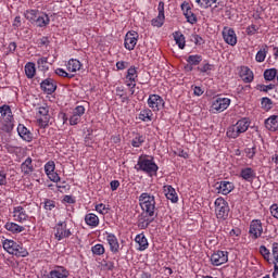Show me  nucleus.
Segmentation results:
<instances>
[{
  "mask_svg": "<svg viewBox=\"0 0 278 278\" xmlns=\"http://www.w3.org/2000/svg\"><path fill=\"white\" fill-rule=\"evenodd\" d=\"M174 40H175L176 45H178L179 49H186V37L174 36Z\"/></svg>",
  "mask_w": 278,
  "mask_h": 278,
  "instance_id": "nucleus-53",
  "label": "nucleus"
},
{
  "mask_svg": "<svg viewBox=\"0 0 278 278\" xmlns=\"http://www.w3.org/2000/svg\"><path fill=\"white\" fill-rule=\"evenodd\" d=\"M14 123V117L0 118V131H3V134H12L15 127Z\"/></svg>",
  "mask_w": 278,
  "mask_h": 278,
  "instance_id": "nucleus-17",
  "label": "nucleus"
},
{
  "mask_svg": "<svg viewBox=\"0 0 278 278\" xmlns=\"http://www.w3.org/2000/svg\"><path fill=\"white\" fill-rule=\"evenodd\" d=\"M264 233V226L262 225L261 219H252L250 223L249 235L252 240H257L262 238Z\"/></svg>",
  "mask_w": 278,
  "mask_h": 278,
  "instance_id": "nucleus-9",
  "label": "nucleus"
},
{
  "mask_svg": "<svg viewBox=\"0 0 278 278\" xmlns=\"http://www.w3.org/2000/svg\"><path fill=\"white\" fill-rule=\"evenodd\" d=\"M136 45H138V38L137 37H129L126 36L124 40V47L128 51H134L136 49Z\"/></svg>",
  "mask_w": 278,
  "mask_h": 278,
  "instance_id": "nucleus-38",
  "label": "nucleus"
},
{
  "mask_svg": "<svg viewBox=\"0 0 278 278\" xmlns=\"http://www.w3.org/2000/svg\"><path fill=\"white\" fill-rule=\"evenodd\" d=\"M181 10L185 17L187 18V22L191 25H194V23H197V15L192 12L190 4L188 2H182Z\"/></svg>",
  "mask_w": 278,
  "mask_h": 278,
  "instance_id": "nucleus-20",
  "label": "nucleus"
},
{
  "mask_svg": "<svg viewBox=\"0 0 278 278\" xmlns=\"http://www.w3.org/2000/svg\"><path fill=\"white\" fill-rule=\"evenodd\" d=\"M138 81V67L130 66L125 76V84H136Z\"/></svg>",
  "mask_w": 278,
  "mask_h": 278,
  "instance_id": "nucleus-26",
  "label": "nucleus"
},
{
  "mask_svg": "<svg viewBox=\"0 0 278 278\" xmlns=\"http://www.w3.org/2000/svg\"><path fill=\"white\" fill-rule=\"evenodd\" d=\"M103 236H105V240L110 247L111 253H113V255L119 253L121 243L118 242V238L116 237V235H114L113 232L105 231Z\"/></svg>",
  "mask_w": 278,
  "mask_h": 278,
  "instance_id": "nucleus-12",
  "label": "nucleus"
},
{
  "mask_svg": "<svg viewBox=\"0 0 278 278\" xmlns=\"http://www.w3.org/2000/svg\"><path fill=\"white\" fill-rule=\"evenodd\" d=\"M215 216L218 220H227L229 218V203L224 198H217L214 202Z\"/></svg>",
  "mask_w": 278,
  "mask_h": 278,
  "instance_id": "nucleus-4",
  "label": "nucleus"
},
{
  "mask_svg": "<svg viewBox=\"0 0 278 278\" xmlns=\"http://www.w3.org/2000/svg\"><path fill=\"white\" fill-rule=\"evenodd\" d=\"M85 224L87 227H90V229H97V227L101 225V219H99V216L94 213H87L85 215Z\"/></svg>",
  "mask_w": 278,
  "mask_h": 278,
  "instance_id": "nucleus-21",
  "label": "nucleus"
},
{
  "mask_svg": "<svg viewBox=\"0 0 278 278\" xmlns=\"http://www.w3.org/2000/svg\"><path fill=\"white\" fill-rule=\"evenodd\" d=\"M226 45H230V47H236L238 45V37L236 36H224L223 37Z\"/></svg>",
  "mask_w": 278,
  "mask_h": 278,
  "instance_id": "nucleus-52",
  "label": "nucleus"
},
{
  "mask_svg": "<svg viewBox=\"0 0 278 278\" xmlns=\"http://www.w3.org/2000/svg\"><path fill=\"white\" fill-rule=\"evenodd\" d=\"M91 253H93L94 255H104L105 254V247L101 243H97L96 245H93L91 248Z\"/></svg>",
  "mask_w": 278,
  "mask_h": 278,
  "instance_id": "nucleus-46",
  "label": "nucleus"
},
{
  "mask_svg": "<svg viewBox=\"0 0 278 278\" xmlns=\"http://www.w3.org/2000/svg\"><path fill=\"white\" fill-rule=\"evenodd\" d=\"M244 153L248 160H254L255 155H257V147L253 146L252 148H245Z\"/></svg>",
  "mask_w": 278,
  "mask_h": 278,
  "instance_id": "nucleus-48",
  "label": "nucleus"
},
{
  "mask_svg": "<svg viewBox=\"0 0 278 278\" xmlns=\"http://www.w3.org/2000/svg\"><path fill=\"white\" fill-rule=\"evenodd\" d=\"M17 134H18L20 138H22V140H25V142H31V140H34V135L23 124H18Z\"/></svg>",
  "mask_w": 278,
  "mask_h": 278,
  "instance_id": "nucleus-25",
  "label": "nucleus"
},
{
  "mask_svg": "<svg viewBox=\"0 0 278 278\" xmlns=\"http://www.w3.org/2000/svg\"><path fill=\"white\" fill-rule=\"evenodd\" d=\"M212 266H223L229 262V252L228 251H215L210 258Z\"/></svg>",
  "mask_w": 278,
  "mask_h": 278,
  "instance_id": "nucleus-10",
  "label": "nucleus"
},
{
  "mask_svg": "<svg viewBox=\"0 0 278 278\" xmlns=\"http://www.w3.org/2000/svg\"><path fill=\"white\" fill-rule=\"evenodd\" d=\"M34 160L28 156L22 164H21V173L27 177L34 173Z\"/></svg>",
  "mask_w": 278,
  "mask_h": 278,
  "instance_id": "nucleus-22",
  "label": "nucleus"
},
{
  "mask_svg": "<svg viewBox=\"0 0 278 278\" xmlns=\"http://www.w3.org/2000/svg\"><path fill=\"white\" fill-rule=\"evenodd\" d=\"M197 71L202 75H212V71H214V64L204 62L202 65L197 67Z\"/></svg>",
  "mask_w": 278,
  "mask_h": 278,
  "instance_id": "nucleus-40",
  "label": "nucleus"
},
{
  "mask_svg": "<svg viewBox=\"0 0 278 278\" xmlns=\"http://www.w3.org/2000/svg\"><path fill=\"white\" fill-rule=\"evenodd\" d=\"M17 244L18 243H16L14 240H10V239H5L2 242V247H3L4 251H7V253H9L10 255H14V251H15Z\"/></svg>",
  "mask_w": 278,
  "mask_h": 278,
  "instance_id": "nucleus-33",
  "label": "nucleus"
},
{
  "mask_svg": "<svg viewBox=\"0 0 278 278\" xmlns=\"http://www.w3.org/2000/svg\"><path fill=\"white\" fill-rule=\"evenodd\" d=\"M36 45L38 47H49V38L48 37H41L36 39Z\"/></svg>",
  "mask_w": 278,
  "mask_h": 278,
  "instance_id": "nucleus-60",
  "label": "nucleus"
},
{
  "mask_svg": "<svg viewBox=\"0 0 278 278\" xmlns=\"http://www.w3.org/2000/svg\"><path fill=\"white\" fill-rule=\"evenodd\" d=\"M147 141V137L144 135L136 134L134 138L130 141L131 147L135 149H140L142 147V143Z\"/></svg>",
  "mask_w": 278,
  "mask_h": 278,
  "instance_id": "nucleus-36",
  "label": "nucleus"
},
{
  "mask_svg": "<svg viewBox=\"0 0 278 278\" xmlns=\"http://www.w3.org/2000/svg\"><path fill=\"white\" fill-rule=\"evenodd\" d=\"M139 121L151 123V121H153V111L149 108L141 110L139 113Z\"/></svg>",
  "mask_w": 278,
  "mask_h": 278,
  "instance_id": "nucleus-32",
  "label": "nucleus"
},
{
  "mask_svg": "<svg viewBox=\"0 0 278 278\" xmlns=\"http://www.w3.org/2000/svg\"><path fill=\"white\" fill-rule=\"evenodd\" d=\"M7 231H11V233H23L25 227L16 224V223H7L5 224Z\"/></svg>",
  "mask_w": 278,
  "mask_h": 278,
  "instance_id": "nucleus-39",
  "label": "nucleus"
},
{
  "mask_svg": "<svg viewBox=\"0 0 278 278\" xmlns=\"http://www.w3.org/2000/svg\"><path fill=\"white\" fill-rule=\"evenodd\" d=\"M256 62H264L266 60V49H261L255 55Z\"/></svg>",
  "mask_w": 278,
  "mask_h": 278,
  "instance_id": "nucleus-59",
  "label": "nucleus"
},
{
  "mask_svg": "<svg viewBox=\"0 0 278 278\" xmlns=\"http://www.w3.org/2000/svg\"><path fill=\"white\" fill-rule=\"evenodd\" d=\"M163 190H164L165 197H166V199H168V201H172V203H177V201H179L177 191L175 190V188H173V186L166 185L163 187Z\"/></svg>",
  "mask_w": 278,
  "mask_h": 278,
  "instance_id": "nucleus-28",
  "label": "nucleus"
},
{
  "mask_svg": "<svg viewBox=\"0 0 278 278\" xmlns=\"http://www.w3.org/2000/svg\"><path fill=\"white\" fill-rule=\"evenodd\" d=\"M141 212H144L148 216H155V195L143 192L138 198Z\"/></svg>",
  "mask_w": 278,
  "mask_h": 278,
  "instance_id": "nucleus-2",
  "label": "nucleus"
},
{
  "mask_svg": "<svg viewBox=\"0 0 278 278\" xmlns=\"http://www.w3.org/2000/svg\"><path fill=\"white\" fill-rule=\"evenodd\" d=\"M94 208H96V212H98V214H102V216H105L109 210L108 206L103 203L96 204Z\"/></svg>",
  "mask_w": 278,
  "mask_h": 278,
  "instance_id": "nucleus-55",
  "label": "nucleus"
},
{
  "mask_svg": "<svg viewBox=\"0 0 278 278\" xmlns=\"http://www.w3.org/2000/svg\"><path fill=\"white\" fill-rule=\"evenodd\" d=\"M271 255H273L275 262H277V264H278V243L277 242H274L271 245Z\"/></svg>",
  "mask_w": 278,
  "mask_h": 278,
  "instance_id": "nucleus-63",
  "label": "nucleus"
},
{
  "mask_svg": "<svg viewBox=\"0 0 278 278\" xmlns=\"http://www.w3.org/2000/svg\"><path fill=\"white\" fill-rule=\"evenodd\" d=\"M260 253L266 262H270V250H268L265 245L260 247Z\"/></svg>",
  "mask_w": 278,
  "mask_h": 278,
  "instance_id": "nucleus-51",
  "label": "nucleus"
},
{
  "mask_svg": "<svg viewBox=\"0 0 278 278\" xmlns=\"http://www.w3.org/2000/svg\"><path fill=\"white\" fill-rule=\"evenodd\" d=\"M275 85H257L256 90H260V92H268V90H274Z\"/></svg>",
  "mask_w": 278,
  "mask_h": 278,
  "instance_id": "nucleus-58",
  "label": "nucleus"
},
{
  "mask_svg": "<svg viewBox=\"0 0 278 278\" xmlns=\"http://www.w3.org/2000/svg\"><path fill=\"white\" fill-rule=\"evenodd\" d=\"M39 14H40V11L38 10H28L24 13V16L26 21H29V23L36 24V20L38 18Z\"/></svg>",
  "mask_w": 278,
  "mask_h": 278,
  "instance_id": "nucleus-43",
  "label": "nucleus"
},
{
  "mask_svg": "<svg viewBox=\"0 0 278 278\" xmlns=\"http://www.w3.org/2000/svg\"><path fill=\"white\" fill-rule=\"evenodd\" d=\"M239 77H241L244 84H251L255 79L253 71L249 66H241L239 71Z\"/></svg>",
  "mask_w": 278,
  "mask_h": 278,
  "instance_id": "nucleus-18",
  "label": "nucleus"
},
{
  "mask_svg": "<svg viewBox=\"0 0 278 278\" xmlns=\"http://www.w3.org/2000/svg\"><path fill=\"white\" fill-rule=\"evenodd\" d=\"M147 104L152 112H160L161 110H164L166 101H164V98H162V96L151 93L147 100Z\"/></svg>",
  "mask_w": 278,
  "mask_h": 278,
  "instance_id": "nucleus-6",
  "label": "nucleus"
},
{
  "mask_svg": "<svg viewBox=\"0 0 278 278\" xmlns=\"http://www.w3.org/2000/svg\"><path fill=\"white\" fill-rule=\"evenodd\" d=\"M116 94L119 97V99H122V103L129 101V98L125 96V89L123 87H116Z\"/></svg>",
  "mask_w": 278,
  "mask_h": 278,
  "instance_id": "nucleus-54",
  "label": "nucleus"
},
{
  "mask_svg": "<svg viewBox=\"0 0 278 278\" xmlns=\"http://www.w3.org/2000/svg\"><path fill=\"white\" fill-rule=\"evenodd\" d=\"M42 204H43V210H46V212H53V210L58 207V202L51 199H45Z\"/></svg>",
  "mask_w": 278,
  "mask_h": 278,
  "instance_id": "nucleus-44",
  "label": "nucleus"
},
{
  "mask_svg": "<svg viewBox=\"0 0 278 278\" xmlns=\"http://www.w3.org/2000/svg\"><path fill=\"white\" fill-rule=\"evenodd\" d=\"M251 122L247 117L239 119L235 125L228 127L226 136L228 138L236 139L240 134H244L249 130Z\"/></svg>",
  "mask_w": 278,
  "mask_h": 278,
  "instance_id": "nucleus-3",
  "label": "nucleus"
},
{
  "mask_svg": "<svg viewBox=\"0 0 278 278\" xmlns=\"http://www.w3.org/2000/svg\"><path fill=\"white\" fill-rule=\"evenodd\" d=\"M153 216L154 215H147V213H144V211H142V213L139 216L138 219V227L140 229H147L149 227V225H151V223H153Z\"/></svg>",
  "mask_w": 278,
  "mask_h": 278,
  "instance_id": "nucleus-27",
  "label": "nucleus"
},
{
  "mask_svg": "<svg viewBox=\"0 0 278 278\" xmlns=\"http://www.w3.org/2000/svg\"><path fill=\"white\" fill-rule=\"evenodd\" d=\"M164 21H166L165 15H157L151 21V25L153 27H162V25H164Z\"/></svg>",
  "mask_w": 278,
  "mask_h": 278,
  "instance_id": "nucleus-50",
  "label": "nucleus"
},
{
  "mask_svg": "<svg viewBox=\"0 0 278 278\" xmlns=\"http://www.w3.org/2000/svg\"><path fill=\"white\" fill-rule=\"evenodd\" d=\"M54 238L58 240V242H61V240H66L71 236H73V230L68 228V224H66V220H59L54 227Z\"/></svg>",
  "mask_w": 278,
  "mask_h": 278,
  "instance_id": "nucleus-5",
  "label": "nucleus"
},
{
  "mask_svg": "<svg viewBox=\"0 0 278 278\" xmlns=\"http://www.w3.org/2000/svg\"><path fill=\"white\" fill-rule=\"evenodd\" d=\"M13 218L16 223H27L29 220V214H27V210L25 208V206H14Z\"/></svg>",
  "mask_w": 278,
  "mask_h": 278,
  "instance_id": "nucleus-13",
  "label": "nucleus"
},
{
  "mask_svg": "<svg viewBox=\"0 0 278 278\" xmlns=\"http://www.w3.org/2000/svg\"><path fill=\"white\" fill-rule=\"evenodd\" d=\"M43 170L50 179V181H53V184H59V181H62V178L60 177V174L55 172V162L54 161H48L45 166Z\"/></svg>",
  "mask_w": 278,
  "mask_h": 278,
  "instance_id": "nucleus-11",
  "label": "nucleus"
},
{
  "mask_svg": "<svg viewBox=\"0 0 278 278\" xmlns=\"http://www.w3.org/2000/svg\"><path fill=\"white\" fill-rule=\"evenodd\" d=\"M73 114L81 118V116L86 114V108H84V105H78L74 109Z\"/></svg>",
  "mask_w": 278,
  "mask_h": 278,
  "instance_id": "nucleus-61",
  "label": "nucleus"
},
{
  "mask_svg": "<svg viewBox=\"0 0 278 278\" xmlns=\"http://www.w3.org/2000/svg\"><path fill=\"white\" fill-rule=\"evenodd\" d=\"M17 244L18 243H16L14 240H10V239H5L2 242V247H3L4 251H7V253H9L10 255H14V251H15Z\"/></svg>",
  "mask_w": 278,
  "mask_h": 278,
  "instance_id": "nucleus-34",
  "label": "nucleus"
},
{
  "mask_svg": "<svg viewBox=\"0 0 278 278\" xmlns=\"http://www.w3.org/2000/svg\"><path fill=\"white\" fill-rule=\"evenodd\" d=\"M135 242L139 244L137 251H147V249H149V240L147 239L144 233L137 235L135 238Z\"/></svg>",
  "mask_w": 278,
  "mask_h": 278,
  "instance_id": "nucleus-29",
  "label": "nucleus"
},
{
  "mask_svg": "<svg viewBox=\"0 0 278 278\" xmlns=\"http://www.w3.org/2000/svg\"><path fill=\"white\" fill-rule=\"evenodd\" d=\"M218 0H195L197 5H199V8H212V5H214V3H216Z\"/></svg>",
  "mask_w": 278,
  "mask_h": 278,
  "instance_id": "nucleus-49",
  "label": "nucleus"
},
{
  "mask_svg": "<svg viewBox=\"0 0 278 278\" xmlns=\"http://www.w3.org/2000/svg\"><path fill=\"white\" fill-rule=\"evenodd\" d=\"M37 68L42 73H47L49 71V58L41 56L37 60Z\"/></svg>",
  "mask_w": 278,
  "mask_h": 278,
  "instance_id": "nucleus-41",
  "label": "nucleus"
},
{
  "mask_svg": "<svg viewBox=\"0 0 278 278\" xmlns=\"http://www.w3.org/2000/svg\"><path fill=\"white\" fill-rule=\"evenodd\" d=\"M270 214L274 216V218H277L278 220V204H273L270 206Z\"/></svg>",
  "mask_w": 278,
  "mask_h": 278,
  "instance_id": "nucleus-64",
  "label": "nucleus"
},
{
  "mask_svg": "<svg viewBox=\"0 0 278 278\" xmlns=\"http://www.w3.org/2000/svg\"><path fill=\"white\" fill-rule=\"evenodd\" d=\"M231 105V99L229 98H216L213 100L211 105V112L213 114H220V112H225L227 108Z\"/></svg>",
  "mask_w": 278,
  "mask_h": 278,
  "instance_id": "nucleus-8",
  "label": "nucleus"
},
{
  "mask_svg": "<svg viewBox=\"0 0 278 278\" xmlns=\"http://www.w3.org/2000/svg\"><path fill=\"white\" fill-rule=\"evenodd\" d=\"M191 42H193L197 47H201V45H205V39L201 36H191Z\"/></svg>",
  "mask_w": 278,
  "mask_h": 278,
  "instance_id": "nucleus-57",
  "label": "nucleus"
},
{
  "mask_svg": "<svg viewBox=\"0 0 278 278\" xmlns=\"http://www.w3.org/2000/svg\"><path fill=\"white\" fill-rule=\"evenodd\" d=\"M49 121H51V115H49V105L42 104L37 108V122L39 127H49Z\"/></svg>",
  "mask_w": 278,
  "mask_h": 278,
  "instance_id": "nucleus-7",
  "label": "nucleus"
},
{
  "mask_svg": "<svg viewBox=\"0 0 278 278\" xmlns=\"http://www.w3.org/2000/svg\"><path fill=\"white\" fill-rule=\"evenodd\" d=\"M13 255H15V257H27L29 252L27 251V248L23 247V244L17 243V245H15Z\"/></svg>",
  "mask_w": 278,
  "mask_h": 278,
  "instance_id": "nucleus-42",
  "label": "nucleus"
},
{
  "mask_svg": "<svg viewBox=\"0 0 278 278\" xmlns=\"http://www.w3.org/2000/svg\"><path fill=\"white\" fill-rule=\"evenodd\" d=\"M233 182L223 180L216 184V190L218 194L227 195L233 190Z\"/></svg>",
  "mask_w": 278,
  "mask_h": 278,
  "instance_id": "nucleus-19",
  "label": "nucleus"
},
{
  "mask_svg": "<svg viewBox=\"0 0 278 278\" xmlns=\"http://www.w3.org/2000/svg\"><path fill=\"white\" fill-rule=\"evenodd\" d=\"M136 169L141 170V173H144L148 177H157L160 166H157L153 157L149 159L147 155H144L139 156Z\"/></svg>",
  "mask_w": 278,
  "mask_h": 278,
  "instance_id": "nucleus-1",
  "label": "nucleus"
},
{
  "mask_svg": "<svg viewBox=\"0 0 278 278\" xmlns=\"http://www.w3.org/2000/svg\"><path fill=\"white\" fill-rule=\"evenodd\" d=\"M101 267L103 270H114V262L102 260Z\"/></svg>",
  "mask_w": 278,
  "mask_h": 278,
  "instance_id": "nucleus-56",
  "label": "nucleus"
},
{
  "mask_svg": "<svg viewBox=\"0 0 278 278\" xmlns=\"http://www.w3.org/2000/svg\"><path fill=\"white\" fill-rule=\"evenodd\" d=\"M56 189L59 192H66V190H68V185L66 184V180H63L61 184L60 181L56 182Z\"/></svg>",
  "mask_w": 278,
  "mask_h": 278,
  "instance_id": "nucleus-62",
  "label": "nucleus"
},
{
  "mask_svg": "<svg viewBox=\"0 0 278 278\" xmlns=\"http://www.w3.org/2000/svg\"><path fill=\"white\" fill-rule=\"evenodd\" d=\"M66 71L73 75V73H77V71H81L84 68V64L77 59H70L65 64Z\"/></svg>",
  "mask_w": 278,
  "mask_h": 278,
  "instance_id": "nucleus-23",
  "label": "nucleus"
},
{
  "mask_svg": "<svg viewBox=\"0 0 278 278\" xmlns=\"http://www.w3.org/2000/svg\"><path fill=\"white\" fill-rule=\"evenodd\" d=\"M277 75V68H269L264 72V79L265 81H273Z\"/></svg>",
  "mask_w": 278,
  "mask_h": 278,
  "instance_id": "nucleus-45",
  "label": "nucleus"
},
{
  "mask_svg": "<svg viewBox=\"0 0 278 278\" xmlns=\"http://www.w3.org/2000/svg\"><path fill=\"white\" fill-rule=\"evenodd\" d=\"M186 62L188 63L185 68H188L189 71L193 70V66H199L201 62H203V55L201 54H191L186 59Z\"/></svg>",
  "mask_w": 278,
  "mask_h": 278,
  "instance_id": "nucleus-24",
  "label": "nucleus"
},
{
  "mask_svg": "<svg viewBox=\"0 0 278 278\" xmlns=\"http://www.w3.org/2000/svg\"><path fill=\"white\" fill-rule=\"evenodd\" d=\"M55 75H58L59 77H64L66 79H73V77H75V74H71V72H66L62 67L55 70Z\"/></svg>",
  "mask_w": 278,
  "mask_h": 278,
  "instance_id": "nucleus-47",
  "label": "nucleus"
},
{
  "mask_svg": "<svg viewBox=\"0 0 278 278\" xmlns=\"http://www.w3.org/2000/svg\"><path fill=\"white\" fill-rule=\"evenodd\" d=\"M265 127L268 131H278V115H271L266 118Z\"/></svg>",
  "mask_w": 278,
  "mask_h": 278,
  "instance_id": "nucleus-30",
  "label": "nucleus"
},
{
  "mask_svg": "<svg viewBox=\"0 0 278 278\" xmlns=\"http://www.w3.org/2000/svg\"><path fill=\"white\" fill-rule=\"evenodd\" d=\"M40 88L45 94H53L58 90V83L49 77L40 83Z\"/></svg>",
  "mask_w": 278,
  "mask_h": 278,
  "instance_id": "nucleus-14",
  "label": "nucleus"
},
{
  "mask_svg": "<svg viewBox=\"0 0 278 278\" xmlns=\"http://www.w3.org/2000/svg\"><path fill=\"white\" fill-rule=\"evenodd\" d=\"M51 23V18H49V14L45 12H39L37 15V20L35 21V25L37 27H47Z\"/></svg>",
  "mask_w": 278,
  "mask_h": 278,
  "instance_id": "nucleus-31",
  "label": "nucleus"
},
{
  "mask_svg": "<svg viewBox=\"0 0 278 278\" xmlns=\"http://www.w3.org/2000/svg\"><path fill=\"white\" fill-rule=\"evenodd\" d=\"M239 177L248 184H253V181H255L257 178V172H255V169L252 167H243L240 170Z\"/></svg>",
  "mask_w": 278,
  "mask_h": 278,
  "instance_id": "nucleus-15",
  "label": "nucleus"
},
{
  "mask_svg": "<svg viewBox=\"0 0 278 278\" xmlns=\"http://www.w3.org/2000/svg\"><path fill=\"white\" fill-rule=\"evenodd\" d=\"M24 71L27 79H34V77H36V63L34 62L26 63Z\"/></svg>",
  "mask_w": 278,
  "mask_h": 278,
  "instance_id": "nucleus-35",
  "label": "nucleus"
},
{
  "mask_svg": "<svg viewBox=\"0 0 278 278\" xmlns=\"http://www.w3.org/2000/svg\"><path fill=\"white\" fill-rule=\"evenodd\" d=\"M71 273L64 266H55L49 271L48 278H68Z\"/></svg>",
  "mask_w": 278,
  "mask_h": 278,
  "instance_id": "nucleus-16",
  "label": "nucleus"
},
{
  "mask_svg": "<svg viewBox=\"0 0 278 278\" xmlns=\"http://www.w3.org/2000/svg\"><path fill=\"white\" fill-rule=\"evenodd\" d=\"M0 118H14V113L10 105L3 104L0 106Z\"/></svg>",
  "mask_w": 278,
  "mask_h": 278,
  "instance_id": "nucleus-37",
  "label": "nucleus"
}]
</instances>
